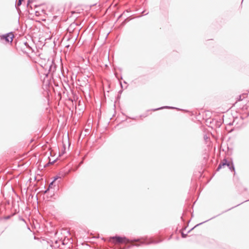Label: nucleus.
<instances>
[{
    "label": "nucleus",
    "mask_w": 249,
    "mask_h": 249,
    "mask_svg": "<svg viewBox=\"0 0 249 249\" xmlns=\"http://www.w3.org/2000/svg\"><path fill=\"white\" fill-rule=\"evenodd\" d=\"M110 240H112L113 243L115 244H124L128 243L130 242H140V238H133L129 239L125 236H120L119 235H115L110 237Z\"/></svg>",
    "instance_id": "obj_1"
},
{
    "label": "nucleus",
    "mask_w": 249,
    "mask_h": 249,
    "mask_svg": "<svg viewBox=\"0 0 249 249\" xmlns=\"http://www.w3.org/2000/svg\"><path fill=\"white\" fill-rule=\"evenodd\" d=\"M142 240L143 241H142L140 242V244H133L131 245L128 246L126 248H121L120 249H129L132 246H136V247H139L142 244H145V245H150L151 244H157L161 242L162 240L161 239H160L159 240H156L153 238L149 239V241H148V239L147 237H143L141 238V240Z\"/></svg>",
    "instance_id": "obj_2"
},
{
    "label": "nucleus",
    "mask_w": 249,
    "mask_h": 249,
    "mask_svg": "<svg viewBox=\"0 0 249 249\" xmlns=\"http://www.w3.org/2000/svg\"><path fill=\"white\" fill-rule=\"evenodd\" d=\"M227 166L230 170L234 172V175L235 174V168L232 161H229L226 159H224L218 165L216 171H218L220 169Z\"/></svg>",
    "instance_id": "obj_3"
},
{
    "label": "nucleus",
    "mask_w": 249,
    "mask_h": 249,
    "mask_svg": "<svg viewBox=\"0 0 249 249\" xmlns=\"http://www.w3.org/2000/svg\"><path fill=\"white\" fill-rule=\"evenodd\" d=\"M14 35L12 32L2 35L0 37L1 39H4L7 42H12L13 40Z\"/></svg>",
    "instance_id": "obj_4"
},
{
    "label": "nucleus",
    "mask_w": 249,
    "mask_h": 249,
    "mask_svg": "<svg viewBox=\"0 0 249 249\" xmlns=\"http://www.w3.org/2000/svg\"><path fill=\"white\" fill-rule=\"evenodd\" d=\"M56 69V65L53 62H52L51 64L49 66V73H53L54 72Z\"/></svg>",
    "instance_id": "obj_5"
},
{
    "label": "nucleus",
    "mask_w": 249,
    "mask_h": 249,
    "mask_svg": "<svg viewBox=\"0 0 249 249\" xmlns=\"http://www.w3.org/2000/svg\"><path fill=\"white\" fill-rule=\"evenodd\" d=\"M164 108L176 109H177L178 110H180L179 108H177V107H170V106H164V107H159V108H158L153 109L152 110L153 111H156V110H158L162 109H164Z\"/></svg>",
    "instance_id": "obj_6"
},
{
    "label": "nucleus",
    "mask_w": 249,
    "mask_h": 249,
    "mask_svg": "<svg viewBox=\"0 0 249 249\" xmlns=\"http://www.w3.org/2000/svg\"><path fill=\"white\" fill-rule=\"evenodd\" d=\"M220 214H218L217 215L214 216H213V217H212V218H210V219H208V220H206V221H204V222H201V223H199V224H198L196 225L195 227H193V228H192L191 229H190V230L188 231V233L190 232V231H192L193 229H194L196 227H197V226H199V225H201V224H203V223H205V222H207V221H209V220H211V219H212L214 218L215 217H216V216H217L218 215H219Z\"/></svg>",
    "instance_id": "obj_7"
},
{
    "label": "nucleus",
    "mask_w": 249,
    "mask_h": 249,
    "mask_svg": "<svg viewBox=\"0 0 249 249\" xmlns=\"http://www.w3.org/2000/svg\"><path fill=\"white\" fill-rule=\"evenodd\" d=\"M14 215V214H12V215H7V216H3V217H0V220H8L9 219L11 218V217Z\"/></svg>",
    "instance_id": "obj_8"
},
{
    "label": "nucleus",
    "mask_w": 249,
    "mask_h": 249,
    "mask_svg": "<svg viewBox=\"0 0 249 249\" xmlns=\"http://www.w3.org/2000/svg\"><path fill=\"white\" fill-rule=\"evenodd\" d=\"M23 0H18V2H17L16 3V7L17 8V7L18 6H19L21 4L22 2L23 1Z\"/></svg>",
    "instance_id": "obj_9"
},
{
    "label": "nucleus",
    "mask_w": 249,
    "mask_h": 249,
    "mask_svg": "<svg viewBox=\"0 0 249 249\" xmlns=\"http://www.w3.org/2000/svg\"><path fill=\"white\" fill-rule=\"evenodd\" d=\"M181 237L183 238H186L187 236V234H185V233H183V232H181Z\"/></svg>",
    "instance_id": "obj_10"
},
{
    "label": "nucleus",
    "mask_w": 249,
    "mask_h": 249,
    "mask_svg": "<svg viewBox=\"0 0 249 249\" xmlns=\"http://www.w3.org/2000/svg\"><path fill=\"white\" fill-rule=\"evenodd\" d=\"M54 182V180H53L49 184L48 188L50 189L52 188V186L53 185Z\"/></svg>",
    "instance_id": "obj_11"
},
{
    "label": "nucleus",
    "mask_w": 249,
    "mask_h": 249,
    "mask_svg": "<svg viewBox=\"0 0 249 249\" xmlns=\"http://www.w3.org/2000/svg\"><path fill=\"white\" fill-rule=\"evenodd\" d=\"M50 190V188H48L44 192V194H47L48 193V192Z\"/></svg>",
    "instance_id": "obj_12"
},
{
    "label": "nucleus",
    "mask_w": 249,
    "mask_h": 249,
    "mask_svg": "<svg viewBox=\"0 0 249 249\" xmlns=\"http://www.w3.org/2000/svg\"><path fill=\"white\" fill-rule=\"evenodd\" d=\"M19 219L22 221L25 222V219L23 218L22 217H20Z\"/></svg>",
    "instance_id": "obj_13"
},
{
    "label": "nucleus",
    "mask_w": 249,
    "mask_h": 249,
    "mask_svg": "<svg viewBox=\"0 0 249 249\" xmlns=\"http://www.w3.org/2000/svg\"><path fill=\"white\" fill-rule=\"evenodd\" d=\"M58 178V177H55L54 178L53 180H54V182L56 179H57V178Z\"/></svg>",
    "instance_id": "obj_14"
},
{
    "label": "nucleus",
    "mask_w": 249,
    "mask_h": 249,
    "mask_svg": "<svg viewBox=\"0 0 249 249\" xmlns=\"http://www.w3.org/2000/svg\"><path fill=\"white\" fill-rule=\"evenodd\" d=\"M30 2H31V0H28V3H27V6L28 7L29 6Z\"/></svg>",
    "instance_id": "obj_15"
},
{
    "label": "nucleus",
    "mask_w": 249,
    "mask_h": 249,
    "mask_svg": "<svg viewBox=\"0 0 249 249\" xmlns=\"http://www.w3.org/2000/svg\"><path fill=\"white\" fill-rule=\"evenodd\" d=\"M56 160H53L51 162V164H53V163H54L55 162Z\"/></svg>",
    "instance_id": "obj_16"
},
{
    "label": "nucleus",
    "mask_w": 249,
    "mask_h": 249,
    "mask_svg": "<svg viewBox=\"0 0 249 249\" xmlns=\"http://www.w3.org/2000/svg\"><path fill=\"white\" fill-rule=\"evenodd\" d=\"M127 19H125V20L123 22L124 24L125 23V22H126Z\"/></svg>",
    "instance_id": "obj_17"
},
{
    "label": "nucleus",
    "mask_w": 249,
    "mask_h": 249,
    "mask_svg": "<svg viewBox=\"0 0 249 249\" xmlns=\"http://www.w3.org/2000/svg\"><path fill=\"white\" fill-rule=\"evenodd\" d=\"M120 84L121 87L122 88L123 86H122V84L121 82H120Z\"/></svg>",
    "instance_id": "obj_18"
},
{
    "label": "nucleus",
    "mask_w": 249,
    "mask_h": 249,
    "mask_svg": "<svg viewBox=\"0 0 249 249\" xmlns=\"http://www.w3.org/2000/svg\"><path fill=\"white\" fill-rule=\"evenodd\" d=\"M122 16V15H121L119 17V18H121Z\"/></svg>",
    "instance_id": "obj_19"
},
{
    "label": "nucleus",
    "mask_w": 249,
    "mask_h": 249,
    "mask_svg": "<svg viewBox=\"0 0 249 249\" xmlns=\"http://www.w3.org/2000/svg\"><path fill=\"white\" fill-rule=\"evenodd\" d=\"M124 83L126 84V82L125 81H124Z\"/></svg>",
    "instance_id": "obj_20"
},
{
    "label": "nucleus",
    "mask_w": 249,
    "mask_h": 249,
    "mask_svg": "<svg viewBox=\"0 0 249 249\" xmlns=\"http://www.w3.org/2000/svg\"><path fill=\"white\" fill-rule=\"evenodd\" d=\"M55 243L57 244V241H55Z\"/></svg>",
    "instance_id": "obj_21"
}]
</instances>
